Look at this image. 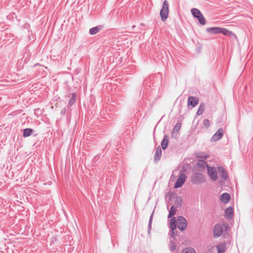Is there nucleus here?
Wrapping results in <instances>:
<instances>
[{
    "instance_id": "1",
    "label": "nucleus",
    "mask_w": 253,
    "mask_h": 253,
    "mask_svg": "<svg viewBox=\"0 0 253 253\" xmlns=\"http://www.w3.org/2000/svg\"><path fill=\"white\" fill-rule=\"evenodd\" d=\"M206 31L211 34H222L224 35L231 36L233 35V33L228 30L221 27H210L206 29Z\"/></svg>"
},
{
    "instance_id": "2",
    "label": "nucleus",
    "mask_w": 253,
    "mask_h": 253,
    "mask_svg": "<svg viewBox=\"0 0 253 253\" xmlns=\"http://www.w3.org/2000/svg\"><path fill=\"white\" fill-rule=\"evenodd\" d=\"M169 12V6L167 0H165L163 3L162 8L160 11L161 19L163 22L168 18Z\"/></svg>"
},
{
    "instance_id": "3",
    "label": "nucleus",
    "mask_w": 253,
    "mask_h": 253,
    "mask_svg": "<svg viewBox=\"0 0 253 253\" xmlns=\"http://www.w3.org/2000/svg\"><path fill=\"white\" fill-rule=\"evenodd\" d=\"M187 225V220L184 217L182 216H179L176 218V227L179 230L183 231L185 230Z\"/></svg>"
},
{
    "instance_id": "4",
    "label": "nucleus",
    "mask_w": 253,
    "mask_h": 253,
    "mask_svg": "<svg viewBox=\"0 0 253 253\" xmlns=\"http://www.w3.org/2000/svg\"><path fill=\"white\" fill-rule=\"evenodd\" d=\"M205 176L202 173H195L191 178V182L193 184H198L205 182Z\"/></svg>"
},
{
    "instance_id": "5",
    "label": "nucleus",
    "mask_w": 253,
    "mask_h": 253,
    "mask_svg": "<svg viewBox=\"0 0 253 253\" xmlns=\"http://www.w3.org/2000/svg\"><path fill=\"white\" fill-rule=\"evenodd\" d=\"M186 179V175L184 172H180L178 179L174 184V188H178L182 186Z\"/></svg>"
},
{
    "instance_id": "6",
    "label": "nucleus",
    "mask_w": 253,
    "mask_h": 253,
    "mask_svg": "<svg viewBox=\"0 0 253 253\" xmlns=\"http://www.w3.org/2000/svg\"><path fill=\"white\" fill-rule=\"evenodd\" d=\"M223 227L220 224H217L213 228V235L214 237H219L223 233Z\"/></svg>"
},
{
    "instance_id": "7",
    "label": "nucleus",
    "mask_w": 253,
    "mask_h": 253,
    "mask_svg": "<svg viewBox=\"0 0 253 253\" xmlns=\"http://www.w3.org/2000/svg\"><path fill=\"white\" fill-rule=\"evenodd\" d=\"M208 173L212 180L215 181L217 179V172L215 168L208 167Z\"/></svg>"
},
{
    "instance_id": "8",
    "label": "nucleus",
    "mask_w": 253,
    "mask_h": 253,
    "mask_svg": "<svg viewBox=\"0 0 253 253\" xmlns=\"http://www.w3.org/2000/svg\"><path fill=\"white\" fill-rule=\"evenodd\" d=\"M223 135L222 128H219L217 131L214 133L211 138V142H216L220 139Z\"/></svg>"
},
{
    "instance_id": "9",
    "label": "nucleus",
    "mask_w": 253,
    "mask_h": 253,
    "mask_svg": "<svg viewBox=\"0 0 253 253\" xmlns=\"http://www.w3.org/2000/svg\"><path fill=\"white\" fill-rule=\"evenodd\" d=\"M217 170L220 176H221L224 180H227L228 175L225 169L222 167H218L217 168Z\"/></svg>"
},
{
    "instance_id": "10",
    "label": "nucleus",
    "mask_w": 253,
    "mask_h": 253,
    "mask_svg": "<svg viewBox=\"0 0 253 253\" xmlns=\"http://www.w3.org/2000/svg\"><path fill=\"white\" fill-rule=\"evenodd\" d=\"M199 103V99L193 96H190L188 99V105L195 107Z\"/></svg>"
},
{
    "instance_id": "11",
    "label": "nucleus",
    "mask_w": 253,
    "mask_h": 253,
    "mask_svg": "<svg viewBox=\"0 0 253 253\" xmlns=\"http://www.w3.org/2000/svg\"><path fill=\"white\" fill-rule=\"evenodd\" d=\"M162 156V149L159 146L157 148L155 156L154 161L155 163H157L161 159Z\"/></svg>"
},
{
    "instance_id": "12",
    "label": "nucleus",
    "mask_w": 253,
    "mask_h": 253,
    "mask_svg": "<svg viewBox=\"0 0 253 253\" xmlns=\"http://www.w3.org/2000/svg\"><path fill=\"white\" fill-rule=\"evenodd\" d=\"M225 214L227 218L231 219L234 215L233 210L231 207H228L225 210Z\"/></svg>"
},
{
    "instance_id": "13",
    "label": "nucleus",
    "mask_w": 253,
    "mask_h": 253,
    "mask_svg": "<svg viewBox=\"0 0 253 253\" xmlns=\"http://www.w3.org/2000/svg\"><path fill=\"white\" fill-rule=\"evenodd\" d=\"M181 126L180 123H177L175 125L171 133V136L172 137L176 136L177 134L181 127Z\"/></svg>"
},
{
    "instance_id": "14",
    "label": "nucleus",
    "mask_w": 253,
    "mask_h": 253,
    "mask_svg": "<svg viewBox=\"0 0 253 253\" xmlns=\"http://www.w3.org/2000/svg\"><path fill=\"white\" fill-rule=\"evenodd\" d=\"M169 142V136L168 135H165L163 139L161 142L162 148L165 150L167 147Z\"/></svg>"
},
{
    "instance_id": "15",
    "label": "nucleus",
    "mask_w": 253,
    "mask_h": 253,
    "mask_svg": "<svg viewBox=\"0 0 253 253\" xmlns=\"http://www.w3.org/2000/svg\"><path fill=\"white\" fill-rule=\"evenodd\" d=\"M230 199V196L227 193H224L220 196V200L224 203H228Z\"/></svg>"
},
{
    "instance_id": "16",
    "label": "nucleus",
    "mask_w": 253,
    "mask_h": 253,
    "mask_svg": "<svg viewBox=\"0 0 253 253\" xmlns=\"http://www.w3.org/2000/svg\"><path fill=\"white\" fill-rule=\"evenodd\" d=\"M103 26L99 25L96 27L91 28L89 30V34L91 35H93L97 33L102 29Z\"/></svg>"
},
{
    "instance_id": "17",
    "label": "nucleus",
    "mask_w": 253,
    "mask_h": 253,
    "mask_svg": "<svg viewBox=\"0 0 253 253\" xmlns=\"http://www.w3.org/2000/svg\"><path fill=\"white\" fill-rule=\"evenodd\" d=\"M197 168L199 169H204L206 167H207L208 169V165L207 164V162L204 160H199L197 164Z\"/></svg>"
},
{
    "instance_id": "18",
    "label": "nucleus",
    "mask_w": 253,
    "mask_h": 253,
    "mask_svg": "<svg viewBox=\"0 0 253 253\" xmlns=\"http://www.w3.org/2000/svg\"><path fill=\"white\" fill-rule=\"evenodd\" d=\"M176 219L175 217H173L171 218L170 221L169 223V228L171 230H175L176 228Z\"/></svg>"
},
{
    "instance_id": "19",
    "label": "nucleus",
    "mask_w": 253,
    "mask_h": 253,
    "mask_svg": "<svg viewBox=\"0 0 253 253\" xmlns=\"http://www.w3.org/2000/svg\"><path fill=\"white\" fill-rule=\"evenodd\" d=\"M218 253H224L226 250V245L225 243H221L217 246Z\"/></svg>"
},
{
    "instance_id": "20",
    "label": "nucleus",
    "mask_w": 253,
    "mask_h": 253,
    "mask_svg": "<svg viewBox=\"0 0 253 253\" xmlns=\"http://www.w3.org/2000/svg\"><path fill=\"white\" fill-rule=\"evenodd\" d=\"M191 12L193 17L197 18L199 15L202 14L201 12L199 9L196 8H193L191 9Z\"/></svg>"
},
{
    "instance_id": "21",
    "label": "nucleus",
    "mask_w": 253,
    "mask_h": 253,
    "mask_svg": "<svg viewBox=\"0 0 253 253\" xmlns=\"http://www.w3.org/2000/svg\"><path fill=\"white\" fill-rule=\"evenodd\" d=\"M77 100V95L75 93H72V96L71 98L69 100L68 106H72L73 104H74Z\"/></svg>"
},
{
    "instance_id": "22",
    "label": "nucleus",
    "mask_w": 253,
    "mask_h": 253,
    "mask_svg": "<svg viewBox=\"0 0 253 253\" xmlns=\"http://www.w3.org/2000/svg\"><path fill=\"white\" fill-rule=\"evenodd\" d=\"M176 209L174 207V206H172L170 209V210L169 211V213L168 216V218H171L176 213Z\"/></svg>"
},
{
    "instance_id": "23",
    "label": "nucleus",
    "mask_w": 253,
    "mask_h": 253,
    "mask_svg": "<svg viewBox=\"0 0 253 253\" xmlns=\"http://www.w3.org/2000/svg\"><path fill=\"white\" fill-rule=\"evenodd\" d=\"M33 130L31 128H25L23 130V136L25 137H28L33 132Z\"/></svg>"
},
{
    "instance_id": "24",
    "label": "nucleus",
    "mask_w": 253,
    "mask_h": 253,
    "mask_svg": "<svg viewBox=\"0 0 253 253\" xmlns=\"http://www.w3.org/2000/svg\"><path fill=\"white\" fill-rule=\"evenodd\" d=\"M182 203V198L180 196L176 197L174 201V206H175L176 208H178L181 206Z\"/></svg>"
},
{
    "instance_id": "25",
    "label": "nucleus",
    "mask_w": 253,
    "mask_h": 253,
    "mask_svg": "<svg viewBox=\"0 0 253 253\" xmlns=\"http://www.w3.org/2000/svg\"><path fill=\"white\" fill-rule=\"evenodd\" d=\"M197 20H198L199 23L202 25H204L206 23V21L202 13L201 14V15H199L197 18H196Z\"/></svg>"
},
{
    "instance_id": "26",
    "label": "nucleus",
    "mask_w": 253,
    "mask_h": 253,
    "mask_svg": "<svg viewBox=\"0 0 253 253\" xmlns=\"http://www.w3.org/2000/svg\"><path fill=\"white\" fill-rule=\"evenodd\" d=\"M153 213H154V211L151 214V215L150 217L149 221V223H148V232L149 234L150 233V231H151V228H152V219H153Z\"/></svg>"
},
{
    "instance_id": "27",
    "label": "nucleus",
    "mask_w": 253,
    "mask_h": 253,
    "mask_svg": "<svg viewBox=\"0 0 253 253\" xmlns=\"http://www.w3.org/2000/svg\"><path fill=\"white\" fill-rule=\"evenodd\" d=\"M182 253H196V252L193 248H187L183 250Z\"/></svg>"
},
{
    "instance_id": "28",
    "label": "nucleus",
    "mask_w": 253,
    "mask_h": 253,
    "mask_svg": "<svg viewBox=\"0 0 253 253\" xmlns=\"http://www.w3.org/2000/svg\"><path fill=\"white\" fill-rule=\"evenodd\" d=\"M205 110L204 107L201 105L197 112V115H200L203 114Z\"/></svg>"
},
{
    "instance_id": "29",
    "label": "nucleus",
    "mask_w": 253,
    "mask_h": 253,
    "mask_svg": "<svg viewBox=\"0 0 253 253\" xmlns=\"http://www.w3.org/2000/svg\"><path fill=\"white\" fill-rule=\"evenodd\" d=\"M170 250L171 251H174L176 248V245L175 243L170 242Z\"/></svg>"
},
{
    "instance_id": "30",
    "label": "nucleus",
    "mask_w": 253,
    "mask_h": 253,
    "mask_svg": "<svg viewBox=\"0 0 253 253\" xmlns=\"http://www.w3.org/2000/svg\"><path fill=\"white\" fill-rule=\"evenodd\" d=\"M204 125L206 127H209L210 126V122L208 119H205L204 121Z\"/></svg>"
},
{
    "instance_id": "31",
    "label": "nucleus",
    "mask_w": 253,
    "mask_h": 253,
    "mask_svg": "<svg viewBox=\"0 0 253 253\" xmlns=\"http://www.w3.org/2000/svg\"><path fill=\"white\" fill-rule=\"evenodd\" d=\"M176 234L175 233V230H171V232L170 233V236L173 238H175Z\"/></svg>"
},
{
    "instance_id": "32",
    "label": "nucleus",
    "mask_w": 253,
    "mask_h": 253,
    "mask_svg": "<svg viewBox=\"0 0 253 253\" xmlns=\"http://www.w3.org/2000/svg\"><path fill=\"white\" fill-rule=\"evenodd\" d=\"M66 109L65 108H64L63 109L61 110V114L62 115H65V113H66Z\"/></svg>"
}]
</instances>
